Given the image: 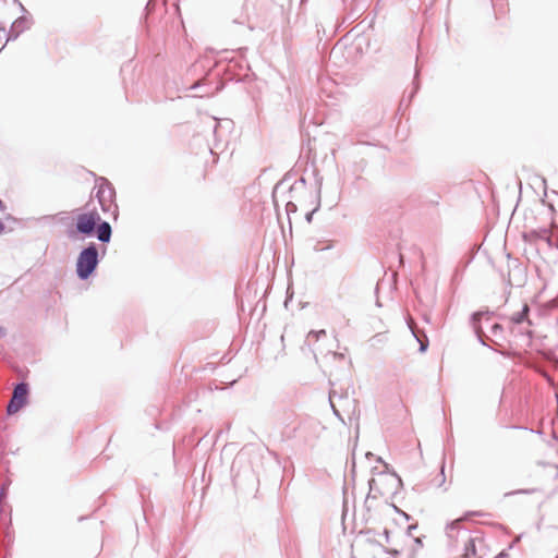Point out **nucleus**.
<instances>
[{"label": "nucleus", "instance_id": "obj_10", "mask_svg": "<svg viewBox=\"0 0 558 558\" xmlns=\"http://www.w3.org/2000/svg\"><path fill=\"white\" fill-rule=\"evenodd\" d=\"M3 230H4V225H3V222L0 220V233H2V232H3Z\"/></svg>", "mask_w": 558, "mask_h": 558}, {"label": "nucleus", "instance_id": "obj_13", "mask_svg": "<svg viewBox=\"0 0 558 558\" xmlns=\"http://www.w3.org/2000/svg\"><path fill=\"white\" fill-rule=\"evenodd\" d=\"M402 515L408 520L409 515L405 512H402Z\"/></svg>", "mask_w": 558, "mask_h": 558}, {"label": "nucleus", "instance_id": "obj_14", "mask_svg": "<svg viewBox=\"0 0 558 558\" xmlns=\"http://www.w3.org/2000/svg\"><path fill=\"white\" fill-rule=\"evenodd\" d=\"M415 542H416V544H421V539L420 538H416Z\"/></svg>", "mask_w": 558, "mask_h": 558}, {"label": "nucleus", "instance_id": "obj_4", "mask_svg": "<svg viewBox=\"0 0 558 558\" xmlns=\"http://www.w3.org/2000/svg\"><path fill=\"white\" fill-rule=\"evenodd\" d=\"M291 193V187L283 182L278 183L272 191V201L276 207L280 205H286L287 210H289V206H292L291 201L288 197V194Z\"/></svg>", "mask_w": 558, "mask_h": 558}, {"label": "nucleus", "instance_id": "obj_1", "mask_svg": "<svg viewBox=\"0 0 558 558\" xmlns=\"http://www.w3.org/2000/svg\"><path fill=\"white\" fill-rule=\"evenodd\" d=\"M98 264V252L94 245L84 248L76 260V274L82 280H86L95 270Z\"/></svg>", "mask_w": 558, "mask_h": 558}, {"label": "nucleus", "instance_id": "obj_15", "mask_svg": "<svg viewBox=\"0 0 558 558\" xmlns=\"http://www.w3.org/2000/svg\"><path fill=\"white\" fill-rule=\"evenodd\" d=\"M3 512V508H2V505H0V513Z\"/></svg>", "mask_w": 558, "mask_h": 558}, {"label": "nucleus", "instance_id": "obj_3", "mask_svg": "<svg viewBox=\"0 0 558 558\" xmlns=\"http://www.w3.org/2000/svg\"><path fill=\"white\" fill-rule=\"evenodd\" d=\"M99 216L96 213L82 214L76 219V230L83 234L93 232Z\"/></svg>", "mask_w": 558, "mask_h": 558}, {"label": "nucleus", "instance_id": "obj_5", "mask_svg": "<svg viewBox=\"0 0 558 558\" xmlns=\"http://www.w3.org/2000/svg\"><path fill=\"white\" fill-rule=\"evenodd\" d=\"M530 308L527 304H523L521 311L518 313H513L510 316V322L514 325H521L526 322L530 325V320L527 319V313Z\"/></svg>", "mask_w": 558, "mask_h": 558}, {"label": "nucleus", "instance_id": "obj_16", "mask_svg": "<svg viewBox=\"0 0 558 558\" xmlns=\"http://www.w3.org/2000/svg\"><path fill=\"white\" fill-rule=\"evenodd\" d=\"M0 32H4V28H3V27H0Z\"/></svg>", "mask_w": 558, "mask_h": 558}, {"label": "nucleus", "instance_id": "obj_2", "mask_svg": "<svg viewBox=\"0 0 558 558\" xmlns=\"http://www.w3.org/2000/svg\"><path fill=\"white\" fill-rule=\"evenodd\" d=\"M28 387L25 383H20L13 390V396L7 407V413L12 415L22 409L26 403Z\"/></svg>", "mask_w": 558, "mask_h": 558}, {"label": "nucleus", "instance_id": "obj_11", "mask_svg": "<svg viewBox=\"0 0 558 558\" xmlns=\"http://www.w3.org/2000/svg\"><path fill=\"white\" fill-rule=\"evenodd\" d=\"M425 350H426V345H425V344H423V343H421L420 351H421V352H425Z\"/></svg>", "mask_w": 558, "mask_h": 558}, {"label": "nucleus", "instance_id": "obj_7", "mask_svg": "<svg viewBox=\"0 0 558 558\" xmlns=\"http://www.w3.org/2000/svg\"><path fill=\"white\" fill-rule=\"evenodd\" d=\"M29 26V22L25 17H21L15 20L12 23V32L15 33V36H17L21 32H23L25 28Z\"/></svg>", "mask_w": 558, "mask_h": 558}, {"label": "nucleus", "instance_id": "obj_8", "mask_svg": "<svg viewBox=\"0 0 558 558\" xmlns=\"http://www.w3.org/2000/svg\"><path fill=\"white\" fill-rule=\"evenodd\" d=\"M5 336V329L0 326V339L3 338Z\"/></svg>", "mask_w": 558, "mask_h": 558}, {"label": "nucleus", "instance_id": "obj_9", "mask_svg": "<svg viewBox=\"0 0 558 558\" xmlns=\"http://www.w3.org/2000/svg\"><path fill=\"white\" fill-rule=\"evenodd\" d=\"M416 529V525H410L408 527V534L411 535L412 531H414Z\"/></svg>", "mask_w": 558, "mask_h": 558}, {"label": "nucleus", "instance_id": "obj_12", "mask_svg": "<svg viewBox=\"0 0 558 558\" xmlns=\"http://www.w3.org/2000/svg\"><path fill=\"white\" fill-rule=\"evenodd\" d=\"M504 557H507V554L502 551L496 558H504Z\"/></svg>", "mask_w": 558, "mask_h": 558}, {"label": "nucleus", "instance_id": "obj_6", "mask_svg": "<svg viewBox=\"0 0 558 558\" xmlns=\"http://www.w3.org/2000/svg\"><path fill=\"white\" fill-rule=\"evenodd\" d=\"M110 238H111V227L108 222L104 221L98 228L97 239L100 242L107 243L110 241Z\"/></svg>", "mask_w": 558, "mask_h": 558}]
</instances>
